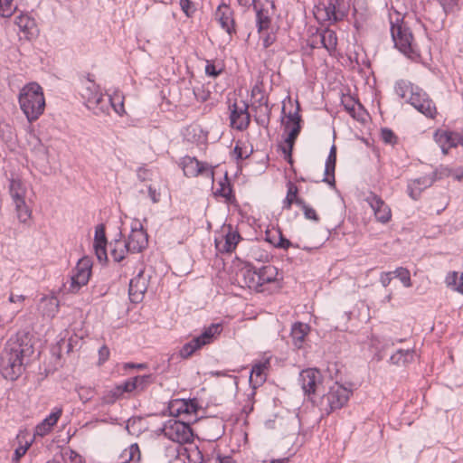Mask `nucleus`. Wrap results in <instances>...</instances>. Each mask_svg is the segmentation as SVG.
I'll return each mask as SVG.
<instances>
[{
    "mask_svg": "<svg viewBox=\"0 0 463 463\" xmlns=\"http://www.w3.org/2000/svg\"><path fill=\"white\" fill-rule=\"evenodd\" d=\"M119 385L122 389L123 393L137 392L133 378L127 380L125 383Z\"/></svg>",
    "mask_w": 463,
    "mask_h": 463,
    "instance_id": "obj_56",
    "label": "nucleus"
},
{
    "mask_svg": "<svg viewBox=\"0 0 463 463\" xmlns=\"http://www.w3.org/2000/svg\"><path fill=\"white\" fill-rule=\"evenodd\" d=\"M439 2L444 11L448 13L454 9V7L458 5V0H439Z\"/></svg>",
    "mask_w": 463,
    "mask_h": 463,
    "instance_id": "obj_57",
    "label": "nucleus"
},
{
    "mask_svg": "<svg viewBox=\"0 0 463 463\" xmlns=\"http://www.w3.org/2000/svg\"><path fill=\"white\" fill-rule=\"evenodd\" d=\"M17 217L21 222H26L31 217V210L27 206L25 200L14 203Z\"/></svg>",
    "mask_w": 463,
    "mask_h": 463,
    "instance_id": "obj_38",
    "label": "nucleus"
},
{
    "mask_svg": "<svg viewBox=\"0 0 463 463\" xmlns=\"http://www.w3.org/2000/svg\"><path fill=\"white\" fill-rule=\"evenodd\" d=\"M325 19L330 23L342 21L349 13V3L345 0H324Z\"/></svg>",
    "mask_w": 463,
    "mask_h": 463,
    "instance_id": "obj_14",
    "label": "nucleus"
},
{
    "mask_svg": "<svg viewBox=\"0 0 463 463\" xmlns=\"http://www.w3.org/2000/svg\"><path fill=\"white\" fill-rule=\"evenodd\" d=\"M62 414L61 407H55L35 428V434L41 437L48 434Z\"/></svg>",
    "mask_w": 463,
    "mask_h": 463,
    "instance_id": "obj_22",
    "label": "nucleus"
},
{
    "mask_svg": "<svg viewBox=\"0 0 463 463\" xmlns=\"http://www.w3.org/2000/svg\"><path fill=\"white\" fill-rule=\"evenodd\" d=\"M308 331V326L300 322L295 323L291 328V338L296 348H301Z\"/></svg>",
    "mask_w": 463,
    "mask_h": 463,
    "instance_id": "obj_27",
    "label": "nucleus"
},
{
    "mask_svg": "<svg viewBox=\"0 0 463 463\" xmlns=\"http://www.w3.org/2000/svg\"><path fill=\"white\" fill-rule=\"evenodd\" d=\"M381 137L385 144H390V145L395 144L396 139H397L394 133L389 128L382 129Z\"/></svg>",
    "mask_w": 463,
    "mask_h": 463,
    "instance_id": "obj_52",
    "label": "nucleus"
},
{
    "mask_svg": "<svg viewBox=\"0 0 463 463\" xmlns=\"http://www.w3.org/2000/svg\"><path fill=\"white\" fill-rule=\"evenodd\" d=\"M257 271L258 276H260V287L266 283H270L277 279L278 270L272 265L263 266Z\"/></svg>",
    "mask_w": 463,
    "mask_h": 463,
    "instance_id": "obj_34",
    "label": "nucleus"
},
{
    "mask_svg": "<svg viewBox=\"0 0 463 463\" xmlns=\"http://www.w3.org/2000/svg\"><path fill=\"white\" fill-rule=\"evenodd\" d=\"M201 346L198 344V340H195L194 337L190 342L186 343L183 345V347L180 350V356L182 358H188L190 357L196 350L200 349Z\"/></svg>",
    "mask_w": 463,
    "mask_h": 463,
    "instance_id": "obj_39",
    "label": "nucleus"
},
{
    "mask_svg": "<svg viewBox=\"0 0 463 463\" xmlns=\"http://www.w3.org/2000/svg\"><path fill=\"white\" fill-rule=\"evenodd\" d=\"M222 331V326L220 324H212L210 326L204 329V331L198 336L194 337L195 340H198V344L201 347L205 345L210 344L214 335H219Z\"/></svg>",
    "mask_w": 463,
    "mask_h": 463,
    "instance_id": "obj_31",
    "label": "nucleus"
},
{
    "mask_svg": "<svg viewBox=\"0 0 463 463\" xmlns=\"http://www.w3.org/2000/svg\"><path fill=\"white\" fill-rule=\"evenodd\" d=\"M238 276V282L241 287L249 288L259 289L260 288V276L258 271L251 265H245L240 269Z\"/></svg>",
    "mask_w": 463,
    "mask_h": 463,
    "instance_id": "obj_18",
    "label": "nucleus"
},
{
    "mask_svg": "<svg viewBox=\"0 0 463 463\" xmlns=\"http://www.w3.org/2000/svg\"><path fill=\"white\" fill-rule=\"evenodd\" d=\"M197 408H198V404L195 401H188V402L184 401L182 402L181 407L178 409V411L179 412L182 411V412L190 414V413L196 412Z\"/></svg>",
    "mask_w": 463,
    "mask_h": 463,
    "instance_id": "obj_48",
    "label": "nucleus"
},
{
    "mask_svg": "<svg viewBox=\"0 0 463 463\" xmlns=\"http://www.w3.org/2000/svg\"><path fill=\"white\" fill-rule=\"evenodd\" d=\"M194 95L197 101L204 102L210 98V90L203 84H198L193 88Z\"/></svg>",
    "mask_w": 463,
    "mask_h": 463,
    "instance_id": "obj_43",
    "label": "nucleus"
},
{
    "mask_svg": "<svg viewBox=\"0 0 463 463\" xmlns=\"http://www.w3.org/2000/svg\"><path fill=\"white\" fill-rule=\"evenodd\" d=\"M148 278L144 270H140L129 282L128 294L129 298L134 303H138L143 299L144 294L147 289Z\"/></svg>",
    "mask_w": 463,
    "mask_h": 463,
    "instance_id": "obj_17",
    "label": "nucleus"
},
{
    "mask_svg": "<svg viewBox=\"0 0 463 463\" xmlns=\"http://www.w3.org/2000/svg\"><path fill=\"white\" fill-rule=\"evenodd\" d=\"M30 447V443L26 442L24 446H20L17 449H15L14 456L16 459H19L22 458L27 451V449Z\"/></svg>",
    "mask_w": 463,
    "mask_h": 463,
    "instance_id": "obj_61",
    "label": "nucleus"
},
{
    "mask_svg": "<svg viewBox=\"0 0 463 463\" xmlns=\"http://www.w3.org/2000/svg\"><path fill=\"white\" fill-rule=\"evenodd\" d=\"M322 46L329 52L335 50L337 44L336 33L330 29H325L319 33Z\"/></svg>",
    "mask_w": 463,
    "mask_h": 463,
    "instance_id": "obj_33",
    "label": "nucleus"
},
{
    "mask_svg": "<svg viewBox=\"0 0 463 463\" xmlns=\"http://www.w3.org/2000/svg\"><path fill=\"white\" fill-rule=\"evenodd\" d=\"M229 109L231 127L240 131L246 129L250 120L248 105L244 101L234 102L229 106Z\"/></svg>",
    "mask_w": 463,
    "mask_h": 463,
    "instance_id": "obj_13",
    "label": "nucleus"
},
{
    "mask_svg": "<svg viewBox=\"0 0 463 463\" xmlns=\"http://www.w3.org/2000/svg\"><path fill=\"white\" fill-rule=\"evenodd\" d=\"M268 362H264L256 364L252 367L250 374V383L252 385L253 388L260 386L266 381V371L268 370Z\"/></svg>",
    "mask_w": 463,
    "mask_h": 463,
    "instance_id": "obj_25",
    "label": "nucleus"
},
{
    "mask_svg": "<svg viewBox=\"0 0 463 463\" xmlns=\"http://www.w3.org/2000/svg\"><path fill=\"white\" fill-rule=\"evenodd\" d=\"M128 252L130 253V250H128L126 241L116 240L110 242V255L114 261L120 262L125 259L126 253Z\"/></svg>",
    "mask_w": 463,
    "mask_h": 463,
    "instance_id": "obj_32",
    "label": "nucleus"
},
{
    "mask_svg": "<svg viewBox=\"0 0 463 463\" xmlns=\"http://www.w3.org/2000/svg\"><path fill=\"white\" fill-rule=\"evenodd\" d=\"M351 394L352 390L335 383L329 388L327 393L322 397L321 405L323 410L329 414L335 410L341 409L347 403Z\"/></svg>",
    "mask_w": 463,
    "mask_h": 463,
    "instance_id": "obj_5",
    "label": "nucleus"
},
{
    "mask_svg": "<svg viewBox=\"0 0 463 463\" xmlns=\"http://www.w3.org/2000/svg\"><path fill=\"white\" fill-rule=\"evenodd\" d=\"M59 309V301L55 297H43L39 304L43 316L53 317Z\"/></svg>",
    "mask_w": 463,
    "mask_h": 463,
    "instance_id": "obj_26",
    "label": "nucleus"
},
{
    "mask_svg": "<svg viewBox=\"0 0 463 463\" xmlns=\"http://www.w3.org/2000/svg\"><path fill=\"white\" fill-rule=\"evenodd\" d=\"M342 104L345 109L356 120H364V110L363 106L350 95L343 96Z\"/></svg>",
    "mask_w": 463,
    "mask_h": 463,
    "instance_id": "obj_24",
    "label": "nucleus"
},
{
    "mask_svg": "<svg viewBox=\"0 0 463 463\" xmlns=\"http://www.w3.org/2000/svg\"><path fill=\"white\" fill-rule=\"evenodd\" d=\"M130 253H138L143 251L148 244V236L142 223L138 220H134L131 223V232L126 241Z\"/></svg>",
    "mask_w": 463,
    "mask_h": 463,
    "instance_id": "obj_10",
    "label": "nucleus"
},
{
    "mask_svg": "<svg viewBox=\"0 0 463 463\" xmlns=\"http://www.w3.org/2000/svg\"><path fill=\"white\" fill-rule=\"evenodd\" d=\"M445 283L449 288L463 294V273L458 277L457 271L449 272L446 276Z\"/></svg>",
    "mask_w": 463,
    "mask_h": 463,
    "instance_id": "obj_35",
    "label": "nucleus"
},
{
    "mask_svg": "<svg viewBox=\"0 0 463 463\" xmlns=\"http://www.w3.org/2000/svg\"><path fill=\"white\" fill-rule=\"evenodd\" d=\"M299 207L303 210L304 215L307 219L313 220L316 222L318 221V216H317L316 211L313 208H311L310 206H308L307 204H306L305 202Z\"/></svg>",
    "mask_w": 463,
    "mask_h": 463,
    "instance_id": "obj_53",
    "label": "nucleus"
},
{
    "mask_svg": "<svg viewBox=\"0 0 463 463\" xmlns=\"http://www.w3.org/2000/svg\"><path fill=\"white\" fill-rule=\"evenodd\" d=\"M107 244H100V243H94L93 248L95 250V254L97 256V259L101 262L105 261L108 259L107 250H106Z\"/></svg>",
    "mask_w": 463,
    "mask_h": 463,
    "instance_id": "obj_50",
    "label": "nucleus"
},
{
    "mask_svg": "<svg viewBox=\"0 0 463 463\" xmlns=\"http://www.w3.org/2000/svg\"><path fill=\"white\" fill-rule=\"evenodd\" d=\"M33 345L26 335H15L9 338L0 355V367L5 379L14 381L24 371V360L33 354Z\"/></svg>",
    "mask_w": 463,
    "mask_h": 463,
    "instance_id": "obj_1",
    "label": "nucleus"
},
{
    "mask_svg": "<svg viewBox=\"0 0 463 463\" xmlns=\"http://www.w3.org/2000/svg\"><path fill=\"white\" fill-rule=\"evenodd\" d=\"M80 94L85 100L86 107L94 114L109 113V101L99 92V87L93 81L87 80L82 87Z\"/></svg>",
    "mask_w": 463,
    "mask_h": 463,
    "instance_id": "obj_4",
    "label": "nucleus"
},
{
    "mask_svg": "<svg viewBox=\"0 0 463 463\" xmlns=\"http://www.w3.org/2000/svg\"><path fill=\"white\" fill-rule=\"evenodd\" d=\"M392 272H383L381 274L380 281L384 288H386L391 283L392 279Z\"/></svg>",
    "mask_w": 463,
    "mask_h": 463,
    "instance_id": "obj_60",
    "label": "nucleus"
},
{
    "mask_svg": "<svg viewBox=\"0 0 463 463\" xmlns=\"http://www.w3.org/2000/svg\"><path fill=\"white\" fill-rule=\"evenodd\" d=\"M336 163V146L333 145L330 148L329 155L326 158L325 165V177L323 182L328 184L330 186H335V169Z\"/></svg>",
    "mask_w": 463,
    "mask_h": 463,
    "instance_id": "obj_23",
    "label": "nucleus"
},
{
    "mask_svg": "<svg viewBox=\"0 0 463 463\" xmlns=\"http://www.w3.org/2000/svg\"><path fill=\"white\" fill-rule=\"evenodd\" d=\"M122 395L123 392L120 385H117L107 392V394L104 396V402L107 403H113Z\"/></svg>",
    "mask_w": 463,
    "mask_h": 463,
    "instance_id": "obj_47",
    "label": "nucleus"
},
{
    "mask_svg": "<svg viewBox=\"0 0 463 463\" xmlns=\"http://www.w3.org/2000/svg\"><path fill=\"white\" fill-rule=\"evenodd\" d=\"M16 10L14 0H0V15L3 17H10Z\"/></svg>",
    "mask_w": 463,
    "mask_h": 463,
    "instance_id": "obj_44",
    "label": "nucleus"
},
{
    "mask_svg": "<svg viewBox=\"0 0 463 463\" xmlns=\"http://www.w3.org/2000/svg\"><path fill=\"white\" fill-rule=\"evenodd\" d=\"M106 99L109 101V109L112 108L118 115L125 112L124 98L120 93L115 92L113 95L106 98Z\"/></svg>",
    "mask_w": 463,
    "mask_h": 463,
    "instance_id": "obj_36",
    "label": "nucleus"
},
{
    "mask_svg": "<svg viewBox=\"0 0 463 463\" xmlns=\"http://www.w3.org/2000/svg\"><path fill=\"white\" fill-rule=\"evenodd\" d=\"M205 72L209 76L216 77L220 74L221 71L217 70L214 64L208 63L205 67Z\"/></svg>",
    "mask_w": 463,
    "mask_h": 463,
    "instance_id": "obj_59",
    "label": "nucleus"
},
{
    "mask_svg": "<svg viewBox=\"0 0 463 463\" xmlns=\"http://www.w3.org/2000/svg\"><path fill=\"white\" fill-rule=\"evenodd\" d=\"M148 194L154 203L159 202L160 194L156 192V189L152 188L151 186H149L148 188Z\"/></svg>",
    "mask_w": 463,
    "mask_h": 463,
    "instance_id": "obj_63",
    "label": "nucleus"
},
{
    "mask_svg": "<svg viewBox=\"0 0 463 463\" xmlns=\"http://www.w3.org/2000/svg\"><path fill=\"white\" fill-rule=\"evenodd\" d=\"M94 243L107 244L105 228L103 224H99L95 229Z\"/></svg>",
    "mask_w": 463,
    "mask_h": 463,
    "instance_id": "obj_51",
    "label": "nucleus"
},
{
    "mask_svg": "<svg viewBox=\"0 0 463 463\" xmlns=\"http://www.w3.org/2000/svg\"><path fill=\"white\" fill-rule=\"evenodd\" d=\"M453 169L449 168L447 166H439L437 168L430 176L435 178V181L437 179H441L444 177H449L452 175Z\"/></svg>",
    "mask_w": 463,
    "mask_h": 463,
    "instance_id": "obj_49",
    "label": "nucleus"
},
{
    "mask_svg": "<svg viewBox=\"0 0 463 463\" xmlns=\"http://www.w3.org/2000/svg\"><path fill=\"white\" fill-rule=\"evenodd\" d=\"M241 240L240 233L232 225L222 228L220 238H215V247L220 252H232Z\"/></svg>",
    "mask_w": 463,
    "mask_h": 463,
    "instance_id": "obj_16",
    "label": "nucleus"
},
{
    "mask_svg": "<svg viewBox=\"0 0 463 463\" xmlns=\"http://www.w3.org/2000/svg\"><path fill=\"white\" fill-rule=\"evenodd\" d=\"M364 200L373 210L377 222L381 223H387L391 221L392 211L380 196L374 193H369Z\"/></svg>",
    "mask_w": 463,
    "mask_h": 463,
    "instance_id": "obj_15",
    "label": "nucleus"
},
{
    "mask_svg": "<svg viewBox=\"0 0 463 463\" xmlns=\"http://www.w3.org/2000/svg\"><path fill=\"white\" fill-rule=\"evenodd\" d=\"M415 351L413 348L411 349H399L395 354L390 357L392 364L396 365H405L413 361Z\"/></svg>",
    "mask_w": 463,
    "mask_h": 463,
    "instance_id": "obj_30",
    "label": "nucleus"
},
{
    "mask_svg": "<svg viewBox=\"0 0 463 463\" xmlns=\"http://www.w3.org/2000/svg\"><path fill=\"white\" fill-rule=\"evenodd\" d=\"M215 19L227 33L231 35L234 32V20L230 6L219 5L215 12Z\"/></svg>",
    "mask_w": 463,
    "mask_h": 463,
    "instance_id": "obj_20",
    "label": "nucleus"
},
{
    "mask_svg": "<svg viewBox=\"0 0 463 463\" xmlns=\"http://www.w3.org/2000/svg\"><path fill=\"white\" fill-rule=\"evenodd\" d=\"M26 187L19 179H11L9 184V193L13 203L25 200Z\"/></svg>",
    "mask_w": 463,
    "mask_h": 463,
    "instance_id": "obj_29",
    "label": "nucleus"
},
{
    "mask_svg": "<svg viewBox=\"0 0 463 463\" xmlns=\"http://www.w3.org/2000/svg\"><path fill=\"white\" fill-rule=\"evenodd\" d=\"M288 192L285 200L283 201V209L289 210L293 203L300 206L303 204L304 200L298 196V186L292 182H288Z\"/></svg>",
    "mask_w": 463,
    "mask_h": 463,
    "instance_id": "obj_28",
    "label": "nucleus"
},
{
    "mask_svg": "<svg viewBox=\"0 0 463 463\" xmlns=\"http://www.w3.org/2000/svg\"><path fill=\"white\" fill-rule=\"evenodd\" d=\"M19 104L29 122L38 119L45 108L42 87L36 82L26 84L20 90Z\"/></svg>",
    "mask_w": 463,
    "mask_h": 463,
    "instance_id": "obj_3",
    "label": "nucleus"
},
{
    "mask_svg": "<svg viewBox=\"0 0 463 463\" xmlns=\"http://www.w3.org/2000/svg\"><path fill=\"white\" fill-rule=\"evenodd\" d=\"M285 123V130L288 131V137L285 138L284 144L280 146L285 159L292 164V150L295 141L300 132V116L296 113H289Z\"/></svg>",
    "mask_w": 463,
    "mask_h": 463,
    "instance_id": "obj_7",
    "label": "nucleus"
},
{
    "mask_svg": "<svg viewBox=\"0 0 463 463\" xmlns=\"http://www.w3.org/2000/svg\"><path fill=\"white\" fill-rule=\"evenodd\" d=\"M435 182V178L430 175L422 176L414 180H411L408 184V194L413 200H418L422 191L432 185Z\"/></svg>",
    "mask_w": 463,
    "mask_h": 463,
    "instance_id": "obj_21",
    "label": "nucleus"
},
{
    "mask_svg": "<svg viewBox=\"0 0 463 463\" xmlns=\"http://www.w3.org/2000/svg\"><path fill=\"white\" fill-rule=\"evenodd\" d=\"M392 37L395 47L409 58L417 55L416 44L409 27L405 24H392L391 27Z\"/></svg>",
    "mask_w": 463,
    "mask_h": 463,
    "instance_id": "obj_6",
    "label": "nucleus"
},
{
    "mask_svg": "<svg viewBox=\"0 0 463 463\" xmlns=\"http://www.w3.org/2000/svg\"><path fill=\"white\" fill-rule=\"evenodd\" d=\"M109 349L107 345H102L99 350V364H103L105 361L109 359Z\"/></svg>",
    "mask_w": 463,
    "mask_h": 463,
    "instance_id": "obj_58",
    "label": "nucleus"
},
{
    "mask_svg": "<svg viewBox=\"0 0 463 463\" xmlns=\"http://www.w3.org/2000/svg\"><path fill=\"white\" fill-rule=\"evenodd\" d=\"M92 262L87 258H81L73 269L71 277V283L68 290L71 293H77L82 286H85L91 275Z\"/></svg>",
    "mask_w": 463,
    "mask_h": 463,
    "instance_id": "obj_9",
    "label": "nucleus"
},
{
    "mask_svg": "<svg viewBox=\"0 0 463 463\" xmlns=\"http://www.w3.org/2000/svg\"><path fill=\"white\" fill-rule=\"evenodd\" d=\"M132 378L134 380L137 392L145 390L152 382V376L150 374L138 375Z\"/></svg>",
    "mask_w": 463,
    "mask_h": 463,
    "instance_id": "obj_46",
    "label": "nucleus"
},
{
    "mask_svg": "<svg viewBox=\"0 0 463 463\" xmlns=\"http://www.w3.org/2000/svg\"><path fill=\"white\" fill-rule=\"evenodd\" d=\"M276 40V36L274 33H267L265 37H263V46L265 48L269 47Z\"/></svg>",
    "mask_w": 463,
    "mask_h": 463,
    "instance_id": "obj_62",
    "label": "nucleus"
},
{
    "mask_svg": "<svg viewBox=\"0 0 463 463\" xmlns=\"http://www.w3.org/2000/svg\"><path fill=\"white\" fill-rule=\"evenodd\" d=\"M15 24L20 30L25 32L34 25V20L32 19L28 14H21L15 17Z\"/></svg>",
    "mask_w": 463,
    "mask_h": 463,
    "instance_id": "obj_42",
    "label": "nucleus"
},
{
    "mask_svg": "<svg viewBox=\"0 0 463 463\" xmlns=\"http://www.w3.org/2000/svg\"><path fill=\"white\" fill-rule=\"evenodd\" d=\"M163 430L165 437L179 445L192 442L194 439L190 425L177 420H169Z\"/></svg>",
    "mask_w": 463,
    "mask_h": 463,
    "instance_id": "obj_8",
    "label": "nucleus"
},
{
    "mask_svg": "<svg viewBox=\"0 0 463 463\" xmlns=\"http://www.w3.org/2000/svg\"><path fill=\"white\" fill-rule=\"evenodd\" d=\"M279 239L278 241L269 240L274 246L281 249H288L289 246H291V242L284 238L280 232L278 233Z\"/></svg>",
    "mask_w": 463,
    "mask_h": 463,
    "instance_id": "obj_54",
    "label": "nucleus"
},
{
    "mask_svg": "<svg viewBox=\"0 0 463 463\" xmlns=\"http://www.w3.org/2000/svg\"><path fill=\"white\" fill-rule=\"evenodd\" d=\"M253 9L256 13V25L259 33L268 31L271 27L269 10L260 1L253 0Z\"/></svg>",
    "mask_w": 463,
    "mask_h": 463,
    "instance_id": "obj_19",
    "label": "nucleus"
},
{
    "mask_svg": "<svg viewBox=\"0 0 463 463\" xmlns=\"http://www.w3.org/2000/svg\"><path fill=\"white\" fill-rule=\"evenodd\" d=\"M394 90L400 98L406 99V101L426 117L433 118L437 114L434 102L420 87L414 86L410 81L401 80L396 82Z\"/></svg>",
    "mask_w": 463,
    "mask_h": 463,
    "instance_id": "obj_2",
    "label": "nucleus"
},
{
    "mask_svg": "<svg viewBox=\"0 0 463 463\" xmlns=\"http://www.w3.org/2000/svg\"><path fill=\"white\" fill-rule=\"evenodd\" d=\"M449 133L446 130H437L434 135V139L437 144L440 146L443 154H448L449 146Z\"/></svg>",
    "mask_w": 463,
    "mask_h": 463,
    "instance_id": "obj_37",
    "label": "nucleus"
},
{
    "mask_svg": "<svg viewBox=\"0 0 463 463\" xmlns=\"http://www.w3.org/2000/svg\"><path fill=\"white\" fill-rule=\"evenodd\" d=\"M214 194L225 198L226 201H230L232 197V187L226 175L222 181L219 182V188L216 189Z\"/></svg>",
    "mask_w": 463,
    "mask_h": 463,
    "instance_id": "obj_40",
    "label": "nucleus"
},
{
    "mask_svg": "<svg viewBox=\"0 0 463 463\" xmlns=\"http://www.w3.org/2000/svg\"><path fill=\"white\" fill-rule=\"evenodd\" d=\"M180 165L184 171V175L187 177H196L201 175L205 177L213 179V170L211 168V166L206 163L198 161L195 157H183Z\"/></svg>",
    "mask_w": 463,
    "mask_h": 463,
    "instance_id": "obj_12",
    "label": "nucleus"
},
{
    "mask_svg": "<svg viewBox=\"0 0 463 463\" xmlns=\"http://www.w3.org/2000/svg\"><path fill=\"white\" fill-rule=\"evenodd\" d=\"M323 382L321 373L315 368H308L300 372L298 383L306 395L311 397L315 395Z\"/></svg>",
    "mask_w": 463,
    "mask_h": 463,
    "instance_id": "obj_11",
    "label": "nucleus"
},
{
    "mask_svg": "<svg viewBox=\"0 0 463 463\" xmlns=\"http://www.w3.org/2000/svg\"><path fill=\"white\" fill-rule=\"evenodd\" d=\"M191 4L192 3L190 2V0H180V5L182 7V10L187 15H190Z\"/></svg>",
    "mask_w": 463,
    "mask_h": 463,
    "instance_id": "obj_64",
    "label": "nucleus"
},
{
    "mask_svg": "<svg viewBox=\"0 0 463 463\" xmlns=\"http://www.w3.org/2000/svg\"><path fill=\"white\" fill-rule=\"evenodd\" d=\"M450 138H449V146L450 147L457 146L458 145L463 146V137L456 132L449 131Z\"/></svg>",
    "mask_w": 463,
    "mask_h": 463,
    "instance_id": "obj_55",
    "label": "nucleus"
},
{
    "mask_svg": "<svg viewBox=\"0 0 463 463\" xmlns=\"http://www.w3.org/2000/svg\"><path fill=\"white\" fill-rule=\"evenodd\" d=\"M33 154L38 164H47L49 162V150L43 144L40 143L34 146Z\"/></svg>",
    "mask_w": 463,
    "mask_h": 463,
    "instance_id": "obj_41",
    "label": "nucleus"
},
{
    "mask_svg": "<svg viewBox=\"0 0 463 463\" xmlns=\"http://www.w3.org/2000/svg\"><path fill=\"white\" fill-rule=\"evenodd\" d=\"M392 273L401 280L404 287L410 288L411 286L410 272L407 269L400 267L397 268Z\"/></svg>",
    "mask_w": 463,
    "mask_h": 463,
    "instance_id": "obj_45",
    "label": "nucleus"
}]
</instances>
